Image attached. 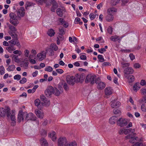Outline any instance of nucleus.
I'll list each match as a JSON object with an SVG mask.
<instances>
[{
    "label": "nucleus",
    "mask_w": 146,
    "mask_h": 146,
    "mask_svg": "<svg viewBox=\"0 0 146 146\" xmlns=\"http://www.w3.org/2000/svg\"><path fill=\"white\" fill-rule=\"evenodd\" d=\"M142 111L143 112H146V106L145 104H142L141 106Z\"/></svg>",
    "instance_id": "47"
},
{
    "label": "nucleus",
    "mask_w": 146,
    "mask_h": 146,
    "mask_svg": "<svg viewBox=\"0 0 146 146\" xmlns=\"http://www.w3.org/2000/svg\"><path fill=\"white\" fill-rule=\"evenodd\" d=\"M15 68V66L14 64L10 65L7 68V70L8 71H13Z\"/></svg>",
    "instance_id": "32"
},
{
    "label": "nucleus",
    "mask_w": 146,
    "mask_h": 146,
    "mask_svg": "<svg viewBox=\"0 0 146 146\" xmlns=\"http://www.w3.org/2000/svg\"><path fill=\"white\" fill-rule=\"evenodd\" d=\"M38 60L41 61L46 57V52L45 51H42L41 53H38L37 56Z\"/></svg>",
    "instance_id": "15"
},
{
    "label": "nucleus",
    "mask_w": 146,
    "mask_h": 146,
    "mask_svg": "<svg viewBox=\"0 0 146 146\" xmlns=\"http://www.w3.org/2000/svg\"><path fill=\"white\" fill-rule=\"evenodd\" d=\"M15 38V39H14V40L13 39L10 40L9 42L11 44H13L14 45H16L19 47L20 46V43L16 39L17 38Z\"/></svg>",
    "instance_id": "23"
},
{
    "label": "nucleus",
    "mask_w": 146,
    "mask_h": 146,
    "mask_svg": "<svg viewBox=\"0 0 146 146\" xmlns=\"http://www.w3.org/2000/svg\"><path fill=\"white\" fill-rule=\"evenodd\" d=\"M129 133H131L132 134V135L134 136H136L137 134L136 133H135V129H132L131 128H129L127 129V130Z\"/></svg>",
    "instance_id": "39"
},
{
    "label": "nucleus",
    "mask_w": 146,
    "mask_h": 146,
    "mask_svg": "<svg viewBox=\"0 0 146 146\" xmlns=\"http://www.w3.org/2000/svg\"><path fill=\"white\" fill-rule=\"evenodd\" d=\"M9 17H10V19L16 20L17 19V16L13 13H11L9 14Z\"/></svg>",
    "instance_id": "40"
},
{
    "label": "nucleus",
    "mask_w": 146,
    "mask_h": 146,
    "mask_svg": "<svg viewBox=\"0 0 146 146\" xmlns=\"http://www.w3.org/2000/svg\"><path fill=\"white\" fill-rule=\"evenodd\" d=\"M58 5L57 3L54 1L52 3V6L51 8V11L53 12H54L55 10L58 7Z\"/></svg>",
    "instance_id": "29"
},
{
    "label": "nucleus",
    "mask_w": 146,
    "mask_h": 146,
    "mask_svg": "<svg viewBox=\"0 0 146 146\" xmlns=\"http://www.w3.org/2000/svg\"><path fill=\"white\" fill-rule=\"evenodd\" d=\"M58 29L60 35H64L65 34V29L63 27H60Z\"/></svg>",
    "instance_id": "30"
},
{
    "label": "nucleus",
    "mask_w": 146,
    "mask_h": 146,
    "mask_svg": "<svg viewBox=\"0 0 146 146\" xmlns=\"http://www.w3.org/2000/svg\"><path fill=\"white\" fill-rule=\"evenodd\" d=\"M117 11V9L115 8L111 7L109 8L107 11L108 15L105 17L106 21L109 22L112 21L114 18L113 13Z\"/></svg>",
    "instance_id": "1"
},
{
    "label": "nucleus",
    "mask_w": 146,
    "mask_h": 146,
    "mask_svg": "<svg viewBox=\"0 0 146 146\" xmlns=\"http://www.w3.org/2000/svg\"><path fill=\"white\" fill-rule=\"evenodd\" d=\"M75 82L78 83L80 82H82L84 79L85 75L84 74H76L74 77Z\"/></svg>",
    "instance_id": "4"
},
{
    "label": "nucleus",
    "mask_w": 146,
    "mask_h": 146,
    "mask_svg": "<svg viewBox=\"0 0 146 146\" xmlns=\"http://www.w3.org/2000/svg\"><path fill=\"white\" fill-rule=\"evenodd\" d=\"M117 117L115 116H113L110 118L109 120L110 123L112 124H114L115 122L117 121Z\"/></svg>",
    "instance_id": "27"
},
{
    "label": "nucleus",
    "mask_w": 146,
    "mask_h": 146,
    "mask_svg": "<svg viewBox=\"0 0 146 146\" xmlns=\"http://www.w3.org/2000/svg\"><path fill=\"white\" fill-rule=\"evenodd\" d=\"M40 143L42 146H48V143L45 139L42 138L40 140Z\"/></svg>",
    "instance_id": "28"
},
{
    "label": "nucleus",
    "mask_w": 146,
    "mask_h": 146,
    "mask_svg": "<svg viewBox=\"0 0 146 146\" xmlns=\"http://www.w3.org/2000/svg\"><path fill=\"white\" fill-rule=\"evenodd\" d=\"M21 78V76L19 74L16 75L14 77V79L15 80H19Z\"/></svg>",
    "instance_id": "56"
},
{
    "label": "nucleus",
    "mask_w": 146,
    "mask_h": 146,
    "mask_svg": "<svg viewBox=\"0 0 146 146\" xmlns=\"http://www.w3.org/2000/svg\"><path fill=\"white\" fill-rule=\"evenodd\" d=\"M141 93L144 95L146 94V89H141Z\"/></svg>",
    "instance_id": "64"
},
{
    "label": "nucleus",
    "mask_w": 146,
    "mask_h": 146,
    "mask_svg": "<svg viewBox=\"0 0 146 146\" xmlns=\"http://www.w3.org/2000/svg\"><path fill=\"white\" fill-rule=\"evenodd\" d=\"M32 3L31 2L27 1L25 5V8L27 9L28 7L31 6L32 5Z\"/></svg>",
    "instance_id": "45"
},
{
    "label": "nucleus",
    "mask_w": 146,
    "mask_h": 146,
    "mask_svg": "<svg viewBox=\"0 0 146 146\" xmlns=\"http://www.w3.org/2000/svg\"><path fill=\"white\" fill-rule=\"evenodd\" d=\"M80 21V19L78 17H76L75 19L74 23L75 24L78 23V22Z\"/></svg>",
    "instance_id": "62"
},
{
    "label": "nucleus",
    "mask_w": 146,
    "mask_h": 146,
    "mask_svg": "<svg viewBox=\"0 0 146 146\" xmlns=\"http://www.w3.org/2000/svg\"><path fill=\"white\" fill-rule=\"evenodd\" d=\"M98 51L101 53L103 54L104 52L106 51V50L105 48H102L98 49Z\"/></svg>",
    "instance_id": "58"
},
{
    "label": "nucleus",
    "mask_w": 146,
    "mask_h": 146,
    "mask_svg": "<svg viewBox=\"0 0 146 146\" xmlns=\"http://www.w3.org/2000/svg\"><path fill=\"white\" fill-rule=\"evenodd\" d=\"M40 98L41 100L42 101L41 104L42 106H49L50 105V101L47 100L44 95H41Z\"/></svg>",
    "instance_id": "7"
},
{
    "label": "nucleus",
    "mask_w": 146,
    "mask_h": 146,
    "mask_svg": "<svg viewBox=\"0 0 146 146\" xmlns=\"http://www.w3.org/2000/svg\"><path fill=\"white\" fill-rule=\"evenodd\" d=\"M104 92L106 95H110L112 93V89L110 87H107L105 89Z\"/></svg>",
    "instance_id": "21"
},
{
    "label": "nucleus",
    "mask_w": 146,
    "mask_h": 146,
    "mask_svg": "<svg viewBox=\"0 0 146 146\" xmlns=\"http://www.w3.org/2000/svg\"><path fill=\"white\" fill-rule=\"evenodd\" d=\"M118 3L115 0H112L111 1V3L113 5H115Z\"/></svg>",
    "instance_id": "61"
},
{
    "label": "nucleus",
    "mask_w": 146,
    "mask_h": 146,
    "mask_svg": "<svg viewBox=\"0 0 146 146\" xmlns=\"http://www.w3.org/2000/svg\"><path fill=\"white\" fill-rule=\"evenodd\" d=\"M134 72V70L131 67H127L125 68L123 71L124 76L132 74Z\"/></svg>",
    "instance_id": "12"
},
{
    "label": "nucleus",
    "mask_w": 146,
    "mask_h": 146,
    "mask_svg": "<svg viewBox=\"0 0 146 146\" xmlns=\"http://www.w3.org/2000/svg\"><path fill=\"white\" fill-rule=\"evenodd\" d=\"M64 146H77V144L76 142L73 141L67 143Z\"/></svg>",
    "instance_id": "36"
},
{
    "label": "nucleus",
    "mask_w": 146,
    "mask_h": 146,
    "mask_svg": "<svg viewBox=\"0 0 146 146\" xmlns=\"http://www.w3.org/2000/svg\"><path fill=\"white\" fill-rule=\"evenodd\" d=\"M65 9L63 8L62 9H61L60 8H58L56 10L57 14L60 17H62L63 15V11Z\"/></svg>",
    "instance_id": "25"
},
{
    "label": "nucleus",
    "mask_w": 146,
    "mask_h": 146,
    "mask_svg": "<svg viewBox=\"0 0 146 146\" xmlns=\"http://www.w3.org/2000/svg\"><path fill=\"white\" fill-rule=\"evenodd\" d=\"M25 118L26 120H29L35 121L36 120V117L33 116V114L32 113H29L28 114L27 113V115L25 116Z\"/></svg>",
    "instance_id": "14"
},
{
    "label": "nucleus",
    "mask_w": 146,
    "mask_h": 146,
    "mask_svg": "<svg viewBox=\"0 0 146 146\" xmlns=\"http://www.w3.org/2000/svg\"><path fill=\"white\" fill-rule=\"evenodd\" d=\"M55 34V33L54 31L52 29H51L49 30L47 32V34L50 36H54Z\"/></svg>",
    "instance_id": "34"
},
{
    "label": "nucleus",
    "mask_w": 146,
    "mask_h": 146,
    "mask_svg": "<svg viewBox=\"0 0 146 146\" xmlns=\"http://www.w3.org/2000/svg\"><path fill=\"white\" fill-rule=\"evenodd\" d=\"M139 85V83H136L134 84L133 86V89L134 91H137L140 89Z\"/></svg>",
    "instance_id": "37"
},
{
    "label": "nucleus",
    "mask_w": 146,
    "mask_h": 146,
    "mask_svg": "<svg viewBox=\"0 0 146 146\" xmlns=\"http://www.w3.org/2000/svg\"><path fill=\"white\" fill-rule=\"evenodd\" d=\"M13 53L15 54H19V56L21 54V52L20 51L18 50L14 51Z\"/></svg>",
    "instance_id": "63"
},
{
    "label": "nucleus",
    "mask_w": 146,
    "mask_h": 146,
    "mask_svg": "<svg viewBox=\"0 0 146 146\" xmlns=\"http://www.w3.org/2000/svg\"><path fill=\"white\" fill-rule=\"evenodd\" d=\"M13 112V114L11 115V120L13 121L11 123V125L14 126L15 123V121L16 120L15 118V114L14 113V110L12 111Z\"/></svg>",
    "instance_id": "24"
},
{
    "label": "nucleus",
    "mask_w": 146,
    "mask_h": 146,
    "mask_svg": "<svg viewBox=\"0 0 146 146\" xmlns=\"http://www.w3.org/2000/svg\"><path fill=\"white\" fill-rule=\"evenodd\" d=\"M121 64L123 68L129 66L130 64L129 63L125 62H121Z\"/></svg>",
    "instance_id": "41"
},
{
    "label": "nucleus",
    "mask_w": 146,
    "mask_h": 146,
    "mask_svg": "<svg viewBox=\"0 0 146 146\" xmlns=\"http://www.w3.org/2000/svg\"><path fill=\"white\" fill-rule=\"evenodd\" d=\"M53 69L52 67L49 66L46 67L45 69V70L48 72H51L52 71Z\"/></svg>",
    "instance_id": "48"
},
{
    "label": "nucleus",
    "mask_w": 146,
    "mask_h": 146,
    "mask_svg": "<svg viewBox=\"0 0 146 146\" xmlns=\"http://www.w3.org/2000/svg\"><path fill=\"white\" fill-rule=\"evenodd\" d=\"M54 93L56 96H58L60 94V91L57 88L54 89Z\"/></svg>",
    "instance_id": "44"
},
{
    "label": "nucleus",
    "mask_w": 146,
    "mask_h": 146,
    "mask_svg": "<svg viewBox=\"0 0 146 146\" xmlns=\"http://www.w3.org/2000/svg\"><path fill=\"white\" fill-rule=\"evenodd\" d=\"M98 58L100 62H103L104 61V58H103V57L101 55H98Z\"/></svg>",
    "instance_id": "43"
},
{
    "label": "nucleus",
    "mask_w": 146,
    "mask_h": 146,
    "mask_svg": "<svg viewBox=\"0 0 146 146\" xmlns=\"http://www.w3.org/2000/svg\"><path fill=\"white\" fill-rule=\"evenodd\" d=\"M8 27L10 30L8 32L10 35L12 37L14 36V37L16 38H17V35L15 34V35L17 32L16 28L11 25H8Z\"/></svg>",
    "instance_id": "3"
},
{
    "label": "nucleus",
    "mask_w": 146,
    "mask_h": 146,
    "mask_svg": "<svg viewBox=\"0 0 146 146\" xmlns=\"http://www.w3.org/2000/svg\"><path fill=\"white\" fill-rule=\"evenodd\" d=\"M27 80L25 78L23 77L22 79L19 81L20 83L21 84H24L27 82Z\"/></svg>",
    "instance_id": "50"
},
{
    "label": "nucleus",
    "mask_w": 146,
    "mask_h": 146,
    "mask_svg": "<svg viewBox=\"0 0 146 146\" xmlns=\"http://www.w3.org/2000/svg\"><path fill=\"white\" fill-rule=\"evenodd\" d=\"M127 79L129 83L133 82L135 79V77L132 75H129L124 76Z\"/></svg>",
    "instance_id": "19"
},
{
    "label": "nucleus",
    "mask_w": 146,
    "mask_h": 146,
    "mask_svg": "<svg viewBox=\"0 0 146 146\" xmlns=\"http://www.w3.org/2000/svg\"><path fill=\"white\" fill-rule=\"evenodd\" d=\"M25 9L23 7H21L17 9V16L19 17H23L25 14Z\"/></svg>",
    "instance_id": "10"
},
{
    "label": "nucleus",
    "mask_w": 146,
    "mask_h": 146,
    "mask_svg": "<svg viewBox=\"0 0 146 146\" xmlns=\"http://www.w3.org/2000/svg\"><path fill=\"white\" fill-rule=\"evenodd\" d=\"M96 80V76L91 74H89L86 76L85 82L86 83L90 82L91 84H93L95 82Z\"/></svg>",
    "instance_id": "2"
},
{
    "label": "nucleus",
    "mask_w": 146,
    "mask_h": 146,
    "mask_svg": "<svg viewBox=\"0 0 146 146\" xmlns=\"http://www.w3.org/2000/svg\"><path fill=\"white\" fill-rule=\"evenodd\" d=\"M5 69L3 66H0V74L1 75L3 74L5 72Z\"/></svg>",
    "instance_id": "42"
},
{
    "label": "nucleus",
    "mask_w": 146,
    "mask_h": 146,
    "mask_svg": "<svg viewBox=\"0 0 146 146\" xmlns=\"http://www.w3.org/2000/svg\"><path fill=\"white\" fill-rule=\"evenodd\" d=\"M90 18L91 20H93L96 17V15L94 13H91L89 15Z\"/></svg>",
    "instance_id": "49"
},
{
    "label": "nucleus",
    "mask_w": 146,
    "mask_h": 146,
    "mask_svg": "<svg viewBox=\"0 0 146 146\" xmlns=\"http://www.w3.org/2000/svg\"><path fill=\"white\" fill-rule=\"evenodd\" d=\"M35 105L37 107L38 109L40 110H41L43 108V106H44L40 104V100L38 99L35 100Z\"/></svg>",
    "instance_id": "20"
},
{
    "label": "nucleus",
    "mask_w": 146,
    "mask_h": 146,
    "mask_svg": "<svg viewBox=\"0 0 146 146\" xmlns=\"http://www.w3.org/2000/svg\"><path fill=\"white\" fill-rule=\"evenodd\" d=\"M127 123V120L123 118H120L117 121V124L121 127L126 126Z\"/></svg>",
    "instance_id": "8"
},
{
    "label": "nucleus",
    "mask_w": 146,
    "mask_h": 146,
    "mask_svg": "<svg viewBox=\"0 0 146 146\" xmlns=\"http://www.w3.org/2000/svg\"><path fill=\"white\" fill-rule=\"evenodd\" d=\"M49 136L51 138L52 141H55L56 138V133L54 131H52L49 134Z\"/></svg>",
    "instance_id": "26"
},
{
    "label": "nucleus",
    "mask_w": 146,
    "mask_h": 146,
    "mask_svg": "<svg viewBox=\"0 0 146 146\" xmlns=\"http://www.w3.org/2000/svg\"><path fill=\"white\" fill-rule=\"evenodd\" d=\"M36 1L38 4H42L44 3H46L47 0H36Z\"/></svg>",
    "instance_id": "52"
},
{
    "label": "nucleus",
    "mask_w": 146,
    "mask_h": 146,
    "mask_svg": "<svg viewBox=\"0 0 146 146\" xmlns=\"http://www.w3.org/2000/svg\"><path fill=\"white\" fill-rule=\"evenodd\" d=\"M111 65V64L110 63L108 62H105L102 64V66H110Z\"/></svg>",
    "instance_id": "57"
},
{
    "label": "nucleus",
    "mask_w": 146,
    "mask_h": 146,
    "mask_svg": "<svg viewBox=\"0 0 146 146\" xmlns=\"http://www.w3.org/2000/svg\"><path fill=\"white\" fill-rule=\"evenodd\" d=\"M66 139L65 138H60L58 140V146H63L65 145Z\"/></svg>",
    "instance_id": "16"
},
{
    "label": "nucleus",
    "mask_w": 146,
    "mask_h": 146,
    "mask_svg": "<svg viewBox=\"0 0 146 146\" xmlns=\"http://www.w3.org/2000/svg\"><path fill=\"white\" fill-rule=\"evenodd\" d=\"M56 71L58 73L62 74L64 72V71L61 69H58L56 70Z\"/></svg>",
    "instance_id": "60"
},
{
    "label": "nucleus",
    "mask_w": 146,
    "mask_h": 146,
    "mask_svg": "<svg viewBox=\"0 0 146 146\" xmlns=\"http://www.w3.org/2000/svg\"><path fill=\"white\" fill-rule=\"evenodd\" d=\"M95 83L97 84V88L99 90H102L106 86L104 82L101 81L99 78H97Z\"/></svg>",
    "instance_id": "5"
},
{
    "label": "nucleus",
    "mask_w": 146,
    "mask_h": 146,
    "mask_svg": "<svg viewBox=\"0 0 146 146\" xmlns=\"http://www.w3.org/2000/svg\"><path fill=\"white\" fill-rule=\"evenodd\" d=\"M133 66L135 68H139L141 67V65L138 63H136L134 64Z\"/></svg>",
    "instance_id": "59"
},
{
    "label": "nucleus",
    "mask_w": 146,
    "mask_h": 146,
    "mask_svg": "<svg viewBox=\"0 0 146 146\" xmlns=\"http://www.w3.org/2000/svg\"><path fill=\"white\" fill-rule=\"evenodd\" d=\"M107 30L108 33L110 34H112L113 31V29L111 27H109L108 28Z\"/></svg>",
    "instance_id": "55"
},
{
    "label": "nucleus",
    "mask_w": 146,
    "mask_h": 146,
    "mask_svg": "<svg viewBox=\"0 0 146 146\" xmlns=\"http://www.w3.org/2000/svg\"><path fill=\"white\" fill-rule=\"evenodd\" d=\"M6 49L10 53H11L12 51L16 49L15 47L13 46L7 47Z\"/></svg>",
    "instance_id": "38"
},
{
    "label": "nucleus",
    "mask_w": 146,
    "mask_h": 146,
    "mask_svg": "<svg viewBox=\"0 0 146 146\" xmlns=\"http://www.w3.org/2000/svg\"><path fill=\"white\" fill-rule=\"evenodd\" d=\"M120 104V102L118 101L114 100L111 102V106L113 108L119 107Z\"/></svg>",
    "instance_id": "18"
},
{
    "label": "nucleus",
    "mask_w": 146,
    "mask_h": 146,
    "mask_svg": "<svg viewBox=\"0 0 146 146\" xmlns=\"http://www.w3.org/2000/svg\"><path fill=\"white\" fill-rule=\"evenodd\" d=\"M110 39L113 41L115 42L120 39L119 36L115 35L111 36L110 38Z\"/></svg>",
    "instance_id": "33"
},
{
    "label": "nucleus",
    "mask_w": 146,
    "mask_h": 146,
    "mask_svg": "<svg viewBox=\"0 0 146 146\" xmlns=\"http://www.w3.org/2000/svg\"><path fill=\"white\" fill-rule=\"evenodd\" d=\"M27 115L26 112H24L22 113V111H20L18 114V121L20 122L21 120H23L25 118V116Z\"/></svg>",
    "instance_id": "13"
},
{
    "label": "nucleus",
    "mask_w": 146,
    "mask_h": 146,
    "mask_svg": "<svg viewBox=\"0 0 146 146\" xmlns=\"http://www.w3.org/2000/svg\"><path fill=\"white\" fill-rule=\"evenodd\" d=\"M60 23L59 25H63V26L65 28H67L68 27V23L65 21L62 18H59L58 19Z\"/></svg>",
    "instance_id": "17"
},
{
    "label": "nucleus",
    "mask_w": 146,
    "mask_h": 146,
    "mask_svg": "<svg viewBox=\"0 0 146 146\" xmlns=\"http://www.w3.org/2000/svg\"><path fill=\"white\" fill-rule=\"evenodd\" d=\"M35 113L36 115L40 119H42L44 116V114L42 112H41L40 110H35Z\"/></svg>",
    "instance_id": "22"
},
{
    "label": "nucleus",
    "mask_w": 146,
    "mask_h": 146,
    "mask_svg": "<svg viewBox=\"0 0 146 146\" xmlns=\"http://www.w3.org/2000/svg\"><path fill=\"white\" fill-rule=\"evenodd\" d=\"M54 93V88L51 86H49L45 90V94L48 97L49 96Z\"/></svg>",
    "instance_id": "11"
},
{
    "label": "nucleus",
    "mask_w": 146,
    "mask_h": 146,
    "mask_svg": "<svg viewBox=\"0 0 146 146\" xmlns=\"http://www.w3.org/2000/svg\"><path fill=\"white\" fill-rule=\"evenodd\" d=\"M63 87L64 89L66 91L68 90L69 89L68 86L66 83H64Z\"/></svg>",
    "instance_id": "53"
},
{
    "label": "nucleus",
    "mask_w": 146,
    "mask_h": 146,
    "mask_svg": "<svg viewBox=\"0 0 146 146\" xmlns=\"http://www.w3.org/2000/svg\"><path fill=\"white\" fill-rule=\"evenodd\" d=\"M50 47L54 49V50L56 51L58 49V47L57 45L54 44H52L50 45Z\"/></svg>",
    "instance_id": "46"
},
{
    "label": "nucleus",
    "mask_w": 146,
    "mask_h": 146,
    "mask_svg": "<svg viewBox=\"0 0 146 146\" xmlns=\"http://www.w3.org/2000/svg\"><path fill=\"white\" fill-rule=\"evenodd\" d=\"M6 114L7 116L9 117L10 115V110L9 108H7L6 109L4 108L0 109V116L3 117Z\"/></svg>",
    "instance_id": "6"
},
{
    "label": "nucleus",
    "mask_w": 146,
    "mask_h": 146,
    "mask_svg": "<svg viewBox=\"0 0 146 146\" xmlns=\"http://www.w3.org/2000/svg\"><path fill=\"white\" fill-rule=\"evenodd\" d=\"M10 22L15 26H16L19 23V21L17 19L16 20L10 19Z\"/></svg>",
    "instance_id": "31"
},
{
    "label": "nucleus",
    "mask_w": 146,
    "mask_h": 146,
    "mask_svg": "<svg viewBox=\"0 0 146 146\" xmlns=\"http://www.w3.org/2000/svg\"><path fill=\"white\" fill-rule=\"evenodd\" d=\"M140 102L142 104L146 103V96L143 98Z\"/></svg>",
    "instance_id": "54"
},
{
    "label": "nucleus",
    "mask_w": 146,
    "mask_h": 146,
    "mask_svg": "<svg viewBox=\"0 0 146 146\" xmlns=\"http://www.w3.org/2000/svg\"><path fill=\"white\" fill-rule=\"evenodd\" d=\"M113 112L115 114H120L121 113L120 111L117 109H115L113 110Z\"/></svg>",
    "instance_id": "51"
},
{
    "label": "nucleus",
    "mask_w": 146,
    "mask_h": 146,
    "mask_svg": "<svg viewBox=\"0 0 146 146\" xmlns=\"http://www.w3.org/2000/svg\"><path fill=\"white\" fill-rule=\"evenodd\" d=\"M126 137L127 139H130V140H129V141L131 143H133L135 142L134 139H133V137L132 136H131L130 134L127 135Z\"/></svg>",
    "instance_id": "35"
},
{
    "label": "nucleus",
    "mask_w": 146,
    "mask_h": 146,
    "mask_svg": "<svg viewBox=\"0 0 146 146\" xmlns=\"http://www.w3.org/2000/svg\"><path fill=\"white\" fill-rule=\"evenodd\" d=\"M66 80L67 83L70 85H73L74 84L75 82L74 78L73 76H67Z\"/></svg>",
    "instance_id": "9"
}]
</instances>
